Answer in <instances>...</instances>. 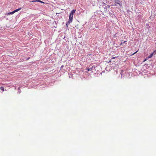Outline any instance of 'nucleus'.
<instances>
[{
	"mask_svg": "<svg viewBox=\"0 0 156 156\" xmlns=\"http://www.w3.org/2000/svg\"><path fill=\"white\" fill-rule=\"evenodd\" d=\"M76 9H73L72 10L70 13L68 21L66 23V24L67 27L68 25H69L72 22L73 18V14L76 11Z\"/></svg>",
	"mask_w": 156,
	"mask_h": 156,
	"instance_id": "1",
	"label": "nucleus"
},
{
	"mask_svg": "<svg viewBox=\"0 0 156 156\" xmlns=\"http://www.w3.org/2000/svg\"><path fill=\"white\" fill-rule=\"evenodd\" d=\"M116 4H118L120 6H122V3L119 0H114Z\"/></svg>",
	"mask_w": 156,
	"mask_h": 156,
	"instance_id": "2",
	"label": "nucleus"
},
{
	"mask_svg": "<svg viewBox=\"0 0 156 156\" xmlns=\"http://www.w3.org/2000/svg\"><path fill=\"white\" fill-rule=\"evenodd\" d=\"M156 54V51H154L153 52L150 54L148 56V58H150L152 57L153 55H155Z\"/></svg>",
	"mask_w": 156,
	"mask_h": 156,
	"instance_id": "3",
	"label": "nucleus"
},
{
	"mask_svg": "<svg viewBox=\"0 0 156 156\" xmlns=\"http://www.w3.org/2000/svg\"><path fill=\"white\" fill-rule=\"evenodd\" d=\"M22 9V8H19L18 9H16L15 10H14V12L15 13L16 12H18V11L20 10H21V9Z\"/></svg>",
	"mask_w": 156,
	"mask_h": 156,
	"instance_id": "4",
	"label": "nucleus"
},
{
	"mask_svg": "<svg viewBox=\"0 0 156 156\" xmlns=\"http://www.w3.org/2000/svg\"><path fill=\"white\" fill-rule=\"evenodd\" d=\"M126 42V41H122L121 42V43H120V44H124L125 42Z\"/></svg>",
	"mask_w": 156,
	"mask_h": 156,
	"instance_id": "5",
	"label": "nucleus"
},
{
	"mask_svg": "<svg viewBox=\"0 0 156 156\" xmlns=\"http://www.w3.org/2000/svg\"><path fill=\"white\" fill-rule=\"evenodd\" d=\"M14 13L15 12H14L13 11H12V12H9L8 13V15L12 14H14Z\"/></svg>",
	"mask_w": 156,
	"mask_h": 156,
	"instance_id": "6",
	"label": "nucleus"
},
{
	"mask_svg": "<svg viewBox=\"0 0 156 156\" xmlns=\"http://www.w3.org/2000/svg\"><path fill=\"white\" fill-rule=\"evenodd\" d=\"M37 2H40L41 3H44V2H42V1H41L39 0H37Z\"/></svg>",
	"mask_w": 156,
	"mask_h": 156,
	"instance_id": "7",
	"label": "nucleus"
},
{
	"mask_svg": "<svg viewBox=\"0 0 156 156\" xmlns=\"http://www.w3.org/2000/svg\"><path fill=\"white\" fill-rule=\"evenodd\" d=\"M37 0H34V1H31L30 2H37Z\"/></svg>",
	"mask_w": 156,
	"mask_h": 156,
	"instance_id": "8",
	"label": "nucleus"
},
{
	"mask_svg": "<svg viewBox=\"0 0 156 156\" xmlns=\"http://www.w3.org/2000/svg\"><path fill=\"white\" fill-rule=\"evenodd\" d=\"M88 55H89V56H90V55H92V54H88L87 55V56H88Z\"/></svg>",
	"mask_w": 156,
	"mask_h": 156,
	"instance_id": "9",
	"label": "nucleus"
},
{
	"mask_svg": "<svg viewBox=\"0 0 156 156\" xmlns=\"http://www.w3.org/2000/svg\"><path fill=\"white\" fill-rule=\"evenodd\" d=\"M112 58L113 59V58H115V57H113Z\"/></svg>",
	"mask_w": 156,
	"mask_h": 156,
	"instance_id": "10",
	"label": "nucleus"
},
{
	"mask_svg": "<svg viewBox=\"0 0 156 156\" xmlns=\"http://www.w3.org/2000/svg\"><path fill=\"white\" fill-rule=\"evenodd\" d=\"M138 51H136L135 52L134 54H133V55L134 54H135V53H136Z\"/></svg>",
	"mask_w": 156,
	"mask_h": 156,
	"instance_id": "11",
	"label": "nucleus"
},
{
	"mask_svg": "<svg viewBox=\"0 0 156 156\" xmlns=\"http://www.w3.org/2000/svg\"><path fill=\"white\" fill-rule=\"evenodd\" d=\"M114 5L117 6V5L116 4Z\"/></svg>",
	"mask_w": 156,
	"mask_h": 156,
	"instance_id": "12",
	"label": "nucleus"
},
{
	"mask_svg": "<svg viewBox=\"0 0 156 156\" xmlns=\"http://www.w3.org/2000/svg\"><path fill=\"white\" fill-rule=\"evenodd\" d=\"M30 58H27L29 59Z\"/></svg>",
	"mask_w": 156,
	"mask_h": 156,
	"instance_id": "13",
	"label": "nucleus"
}]
</instances>
